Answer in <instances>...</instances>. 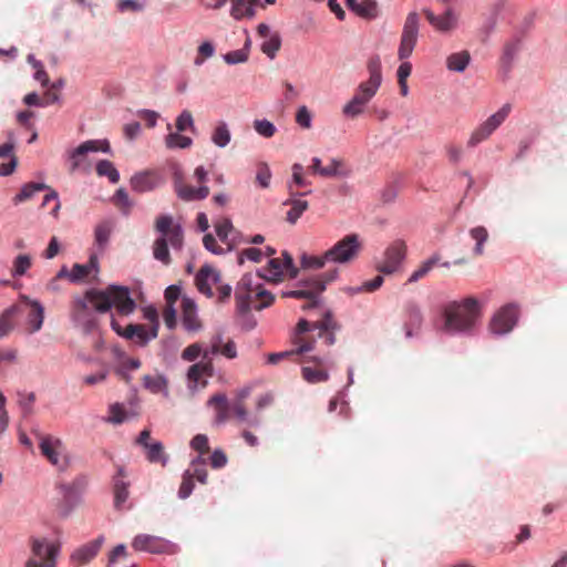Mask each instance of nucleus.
Masks as SVG:
<instances>
[{"label":"nucleus","instance_id":"obj_1","mask_svg":"<svg viewBox=\"0 0 567 567\" xmlns=\"http://www.w3.org/2000/svg\"><path fill=\"white\" fill-rule=\"evenodd\" d=\"M113 307L122 316H130L135 311L136 302L127 287L111 285L104 290L90 289L82 296H75L70 317L74 324L90 332L96 326L94 312L105 313Z\"/></svg>","mask_w":567,"mask_h":567},{"label":"nucleus","instance_id":"obj_2","mask_svg":"<svg viewBox=\"0 0 567 567\" xmlns=\"http://www.w3.org/2000/svg\"><path fill=\"white\" fill-rule=\"evenodd\" d=\"M481 318V306L473 297L460 301H451L442 307L439 319L434 321L435 328L447 334L470 333Z\"/></svg>","mask_w":567,"mask_h":567},{"label":"nucleus","instance_id":"obj_3","mask_svg":"<svg viewBox=\"0 0 567 567\" xmlns=\"http://www.w3.org/2000/svg\"><path fill=\"white\" fill-rule=\"evenodd\" d=\"M362 249V241L358 234H349L334 243L320 255L302 254L300 266L307 270H320L327 265H349L353 262Z\"/></svg>","mask_w":567,"mask_h":567},{"label":"nucleus","instance_id":"obj_4","mask_svg":"<svg viewBox=\"0 0 567 567\" xmlns=\"http://www.w3.org/2000/svg\"><path fill=\"white\" fill-rule=\"evenodd\" d=\"M260 272L246 274L235 288V300L239 312L262 310L274 302V296L265 288Z\"/></svg>","mask_w":567,"mask_h":567},{"label":"nucleus","instance_id":"obj_5","mask_svg":"<svg viewBox=\"0 0 567 567\" xmlns=\"http://www.w3.org/2000/svg\"><path fill=\"white\" fill-rule=\"evenodd\" d=\"M155 229L159 234L153 244V256L164 265L171 264L168 245L181 250L184 244V231L179 224H174L171 215H162L156 219Z\"/></svg>","mask_w":567,"mask_h":567},{"label":"nucleus","instance_id":"obj_6","mask_svg":"<svg viewBox=\"0 0 567 567\" xmlns=\"http://www.w3.org/2000/svg\"><path fill=\"white\" fill-rule=\"evenodd\" d=\"M420 17L416 12H410L404 21L400 43L398 48V58L401 61L396 70L398 82L408 81L412 72V64L408 59L412 55L419 39Z\"/></svg>","mask_w":567,"mask_h":567},{"label":"nucleus","instance_id":"obj_7","mask_svg":"<svg viewBox=\"0 0 567 567\" xmlns=\"http://www.w3.org/2000/svg\"><path fill=\"white\" fill-rule=\"evenodd\" d=\"M339 275L338 268L330 269L309 280L300 281L295 289L285 291L282 295L288 298L307 300L302 309L317 307L321 302L320 296L326 290L327 285L336 281Z\"/></svg>","mask_w":567,"mask_h":567},{"label":"nucleus","instance_id":"obj_8","mask_svg":"<svg viewBox=\"0 0 567 567\" xmlns=\"http://www.w3.org/2000/svg\"><path fill=\"white\" fill-rule=\"evenodd\" d=\"M29 545L30 556L24 567H58L62 550V542L59 537L50 539L45 536H31Z\"/></svg>","mask_w":567,"mask_h":567},{"label":"nucleus","instance_id":"obj_9","mask_svg":"<svg viewBox=\"0 0 567 567\" xmlns=\"http://www.w3.org/2000/svg\"><path fill=\"white\" fill-rule=\"evenodd\" d=\"M41 455L58 471L64 472L70 466V454L61 439L41 435L39 441Z\"/></svg>","mask_w":567,"mask_h":567},{"label":"nucleus","instance_id":"obj_10","mask_svg":"<svg viewBox=\"0 0 567 567\" xmlns=\"http://www.w3.org/2000/svg\"><path fill=\"white\" fill-rule=\"evenodd\" d=\"M310 329V322L307 321L306 319H300L292 336V343L296 346V349L290 351L270 353L267 357V362L269 364H277L279 361L290 355L302 354L312 351L315 349V341H309L303 336Z\"/></svg>","mask_w":567,"mask_h":567},{"label":"nucleus","instance_id":"obj_11","mask_svg":"<svg viewBox=\"0 0 567 567\" xmlns=\"http://www.w3.org/2000/svg\"><path fill=\"white\" fill-rule=\"evenodd\" d=\"M132 548L136 551L155 555H175L179 549L175 543L150 534L136 535L132 540Z\"/></svg>","mask_w":567,"mask_h":567},{"label":"nucleus","instance_id":"obj_12","mask_svg":"<svg viewBox=\"0 0 567 567\" xmlns=\"http://www.w3.org/2000/svg\"><path fill=\"white\" fill-rule=\"evenodd\" d=\"M100 271L99 257L96 254H92L89 257L86 264H74L71 269L63 266L56 274L55 279L50 284L53 288V284L56 279L68 278L72 284H81L89 278H96Z\"/></svg>","mask_w":567,"mask_h":567},{"label":"nucleus","instance_id":"obj_13","mask_svg":"<svg viewBox=\"0 0 567 567\" xmlns=\"http://www.w3.org/2000/svg\"><path fill=\"white\" fill-rule=\"evenodd\" d=\"M111 327L116 334L120 337L133 341L135 344L144 347L151 340L157 337L156 327H151L147 329L143 324H133L130 323L126 327H122L118 321L114 318V315L111 316Z\"/></svg>","mask_w":567,"mask_h":567},{"label":"nucleus","instance_id":"obj_14","mask_svg":"<svg viewBox=\"0 0 567 567\" xmlns=\"http://www.w3.org/2000/svg\"><path fill=\"white\" fill-rule=\"evenodd\" d=\"M110 153L111 146L107 140H89L68 153L70 172H75L86 164L85 156L89 153Z\"/></svg>","mask_w":567,"mask_h":567},{"label":"nucleus","instance_id":"obj_15","mask_svg":"<svg viewBox=\"0 0 567 567\" xmlns=\"http://www.w3.org/2000/svg\"><path fill=\"white\" fill-rule=\"evenodd\" d=\"M379 89L365 83H360L351 100L343 105L342 113L347 117H357L364 112L368 103L373 99Z\"/></svg>","mask_w":567,"mask_h":567},{"label":"nucleus","instance_id":"obj_16","mask_svg":"<svg viewBox=\"0 0 567 567\" xmlns=\"http://www.w3.org/2000/svg\"><path fill=\"white\" fill-rule=\"evenodd\" d=\"M405 256V243L403 240H395L384 251L382 259L377 265V269L383 274H393L401 267Z\"/></svg>","mask_w":567,"mask_h":567},{"label":"nucleus","instance_id":"obj_17","mask_svg":"<svg viewBox=\"0 0 567 567\" xmlns=\"http://www.w3.org/2000/svg\"><path fill=\"white\" fill-rule=\"evenodd\" d=\"M518 319V309L514 305L501 308L489 322V330L493 334L503 336L513 330Z\"/></svg>","mask_w":567,"mask_h":567},{"label":"nucleus","instance_id":"obj_18","mask_svg":"<svg viewBox=\"0 0 567 567\" xmlns=\"http://www.w3.org/2000/svg\"><path fill=\"white\" fill-rule=\"evenodd\" d=\"M217 354H220L229 360L236 359L238 353L235 341L227 340L224 342L221 333H216L213 336L209 341V347L205 349L203 353V358L205 360H210L214 355Z\"/></svg>","mask_w":567,"mask_h":567},{"label":"nucleus","instance_id":"obj_19","mask_svg":"<svg viewBox=\"0 0 567 567\" xmlns=\"http://www.w3.org/2000/svg\"><path fill=\"white\" fill-rule=\"evenodd\" d=\"M311 329L318 330V337L322 339L327 347H331L336 342V332L340 329L339 323L333 319L331 311H326L323 319L319 322H310Z\"/></svg>","mask_w":567,"mask_h":567},{"label":"nucleus","instance_id":"obj_20","mask_svg":"<svg viewBox=\"0 0 567 567\" xmlns=\"http://www.w3.org/2000/svg\"><path fill=\"white\" fill-rule=\"evenodd\" d=\"M103 543L104 537L99 536L96 539L78 547L70 555V563L74 566L89 564L99 554Z\"/></svg>","mask_w":567,"mask_h":567},{"label":"nucleus","instance_id":"obj_21","mask_svg":"<svg viewBox=\"0 0 567 567\" xmlns=\"http://www.w3.org/2000/svg\"><path fill=\"white\" fill-rule=\"evenodd\" d=\"M219 284L220 274L212 267H203L196 276V286L198 290L209 298L214 296V289H216Z\"/></svg>","mask_w":567,"mask_h":567},{"label":"nucleus","instance_id":"obj_22","mask_svg":"<svg viewBox=\"0 0 567 567\" xmlns=\"http://www.w3.org/2000/svg\"><path fill=\"white\" fill-rule=\"evenodd\" d=\"M282 256L284 261L278 258H272L268 261L262 274L260 272L265 280L278 282L281 280L285 269H289L293 266V260L288 252H284Z\"/></svg>","mask_w":567,"mask_h":567},{"label":"nucleus","instance_id":"obj_23","mask_svg":"<svg viewBox=\"0 0 567 567\" xmlns=\"http://www.w3.org/2000/svg\"><path fill=\"white\" fill-rule=\"evenodd\" d=\"M424 14L430 24L440 32H449L457 25V17L452 9H447L441 16L434 14L430 9H424Z\"/></svg>","mask_w":567,"mask_h":567},{"label":"nucleus","instance_id":"obj_24","mask_svg":"<svg viewBox=\"0 0 567 567\" xmlns=\"http://www.w3.org/2000/svg\"><path fill=\"white\" fill-rule=\"evenodd\" d=\"M207 405L214 410L215 417L214 424L219 426L227 422L230 416L231 406L224 393H217L213 395L208 401Z\"/></svg>","mask_w":567,"mask_h":567},{"label":"nucleus","instance_id":"obj_25","mask_svg":"<svg viewBox=\"0 0 567 567\" xmlns=\"http://www.w3.org/2000/svg\"><path fill=\"white\" fill-rule=\"evenodd\" d=\"M21 300L27 307L30 308V312L27 317V324L29 327L30 333H34L42 328L44 320V308L40 301L30 299L29 297L23 296Z\"/></svg>","mask_w":567,"mask_h":567},{"label":"nucleus","instance_id":"obj_26","mask_svg":"<svg viewBox=\"0 0 567 567\" xmlns=\"http://www.w3.org/2000/svg\"><path fill=\"white\" fill-rule=\"evenodd\" d=\"M182 323L185 330L189 332H197L202 329V323L197 315V306L195 301L189 298H183Z\"/></svg>","mask_w":567,"mask_h":567},{"label":"nucleus","instance_id":"obj_27","mask_svg":"<svg viewBox=\"0 0 567 567\" xmlns=\"http://www.w3.org/2000/svg\"><path fill=\"white\" fill-rule=\"evenodd\" d=\"M125 472L122 467L117 470L116 476L113 478V491H114V506L116 509L121 511L124 508L125 503L128 499L130 492V483L124 481Z\"/></svg>","mask_w":567,"mask_h":567},{"label":"nucleus","instance_id":"obj_28","mask_svg":"<svg viewBox=\"0 0 567 567\" xmlns=\"http://www.w3.org/2000/svg\"><path fill=\"white\" fill-rule=\"evenodd\" d=\"M161 184V178L155 173L142 172L131 178V187L136 193H146L155 189Z\"/></svg>","mask_w":567,"mask_h":567},{"label":"nucleus","instance_id":"obj_29","mask_svg":"<svg viewBox=\"0 0 567 567\" xmlns=\"http://www.w3.org/2000/svg\"><path fill=\"white\" fill-rule=\"evenodd\" d=\"M215 231L219 240L226 245L227 249H233L239 241L237 240V231L230 219L221 218L215 223Z\"/></svg>","mask_w":567,"mask_h":567},{"label":"nucleus","instance_id":"obj_30","mask_svg":"<svg viewBox=\"0 0 567 567\" xmlns=\"http://www.w3.org/2000/svg\"><path fill=\"white\" fill-rule=\"evenodd\" d=\"M423 322V316L420 307L416 303H409L405 307V321L403 324L406 338L414 336L413 330H419Z\"/></svg>","mask_w":567,"mask_h":567},{"label":"nucleus","instance_id":"obj_31","mask_svg":"<svg viewBox=\"0 0 567 567\" xmlns=\"http://www.w3.org/2000/svg\"><path fill=\"white\" fill-rule=\"evenodd\" d=\"M350 10L355 12L359 17L364 19H375L379 16V7L375 0H346Z\"/></svg>","mask_w":567,"mask_h":567},{"label":"nucleus","instance_id":"obj_32","mask_svg":"<svg viewBox=\"0 0 567 567\" xmlns=\"http://www.w3.org/2000/svg\"><path fill=\"white\" fill-rule=\"evenodd\" d=\"M213 375V364L208 360L206 362H199L193 364L187 372V379L189 388L196 389L200 384L202 378Z\"/></svg>","mask_w":567,"mask_h":567},{"label":"nucleus","instance_id":"obj_33","mask_svg":"<svg viewBox=\"0 0 567 567\" xmlns=\"http://www.w3.org/2000/svg\"><path fill=\"white\" fill-rule=\"evenodd\" d=\"M176 193L185 202L202 200L209 195V188L206 185H200L199 187L178 185Z\"/></svg>","mask_w":567,"mask_h":567},{"label":"nucleus","instance_id":"obj_34","mask_svg":"<svg viewBox=\"0 0 567 567\" xmlns=\"http://www.w3.org/2000/svg\"><path fill=\"white\" fill-rule=\"evenodd\" d=\"M284 205L290 206L286 219L291 225H295L309 207L308 202L301 196L291 197L284 202Z\"/></svg>","mask_w":567,"mask_h":567},{"label":"nucleus","instance_id":"obj_35","mask_svg":"<svg viewBox=\"0 0 567 567\" xmlns=\"http://www.w3.org/2000/svg\"><path fill=\"white\" fill-rule=\"evenodd\" d=\"M143 385L153 394L168 395L167 379L162 374H147L143 378Z\"/></svg>","mask_w":567,"mask_h":567},{"label":"nucleus","instance_id":"obj_36","mask_svg":"<svg viewBox=\"0 0 567 567\" xmlns=\"http://www.w3.org/2000/svg\"><path fill=\"white\" fill-rule=\"evenodd\" d=\"M512 111V105L509 103H505L498 111L488 116L482 124L484 127L489 131V133H494L508 117Z\"/></svg>","mask_w":567,"mask_h":567},{"label":"nucleus","instance_id":"obj_37","mask_svg":"<svg viewBox=\"0 0 567 567\" xmlns=\"http://www.w3.org/2000/svg\"><path fill=\"white\" fill-rule=\"evenodd\" d=\"M113 230V223L104 220L99 223L94 229V241L100 251H103L109 244Z\"/></svg>","mask_w":567,"mask_h":567},{"label":"nucleus","instance_id":"obj_38","mask_svg":"<svg viewBox=\"0 0 567 567\" xmlns=\"http://www.w3.org/2000/svg\"><path fill=\"white\" fill-rule=\"evenodd\" d=\"M471 56L467 51H461L453 53L446 59V66L450 71L453 72H463L470 64Z\"/></svg>","mask_w":567,"mask_h":567},{"label":"nucleus","instance_id":"obj_39","mask_svg":"<svg viewBox=\"0 0 567 567\" xmlns=\"http://www.w3.org/2000/svg\"><path fill=\"white\" fill-rule=\"evenodd\" d=\"M146 458L151 463H161L166 466L168 463V455L164 452V446L159 441H154L145 449Z\"/></svg>","mask_w":567,"mask_h":567},{"label":"nucleus","instance_id":"obj_40","mask_svg":"<svg viewBox=\"0 0 567 567\" xmlns=\"http://www.w3.org/2000/svg\"><path fill=\"white\" fill-rule=\"evenodd\" d=\"M441 256L433 254L430 258L424 260L417 269H415L408 279V282L413 284L426 276L437 264L440 262Z\"/></svg>","mask_w":567,"mask_h":567},{"label":"nucleus","instance_id":"obj_41","mask_svg":"<svg viewBox=\"0 0 567 567\" xmlns=\"http://www.w3.org/2000/svg\"><path fill=\"white\" fill-rule=\"evenodd\" d=\"M45 189H49V186L44 183H27L21 187L20 193H18L12 200L16 205H18L27 199H30L34 196V194Z\"/></svg>","mask_w":567,"mask_h":567},{"label":"nucleus","instance_id":"obj_42","mask_svg":"<svg viewBox=\"0 0 567 567\" xmlns=\"http://www.w3.org/2000/svg\"><path fill=\"white\" fill-rule=\"evenodd\" d=\"M381 61L379 56H373L368 62L369 79L363 83L380 89L382 83Z\"/></svg>","mask_w":567,"mask_h":567},{"label":"nucleus","instance_id":"obj_43","mask_svg":"<svg viewBox=\"0 0 567 567\" xmlns=\"http://www.w3.org/2000/svg\"><path fill=\"white\" fill-rule=\"evenodd\" d=\"M302 378L311 384L326 382L329 380V371L323 368H312L309 365L301 368Z\"/></svg>","mask_w":567,"mask_h":567},{"label":"nucleus","instance_id":"obj_44","mask_svg":"<svg viewBox=\"0 0 567 567\" xmlns=\"http://www.w3.org/2000/svg\"><path fill=\"white\" fill-rule=\"evenodd\" d=\"M231 138L229 127L226 122L220 121L212 133V142L220 148L226 147Z\"/></svg>","mask_w":567,"mask_h":567},{"label":"nucleus","instance_id":"obj_45","mask_svg":"<svg viewBox=\"0 0 567 567\" xmlns=\"http://www.w3.org/2000/svg\"><path fill=\"white\" fill-rule=\"evenodd\" d=\"M186 471H190V475L193 478H195L200 484L207 483V467H206V461L203 456H197L194 460H192L189 468Z\"/></svg>","mask_w":567,"mask_h":567},{"label":"nucleus","instance_id":"obj_46","mask_svg":"<svg viewBox=\"0 0 567 567\" xmlns=\"http://www.w3.org/2000/svg\"><path fill=\"white\" fill-rule=\"evenodd\" d=\"M96 174L101 177H107L112 184H116L120 181L118 171L109 159H101L96 163Z\"/></svg>","mask_w":567,"mask_h":567},{"label":"nucleus","instance_id":"obj_47","mask_svg":"<svg viewBox=\"0 0 567 567\" xmlns=\"http://www.w3.org/2000/svg\"><path fill=\"white\" fill-rule=\"evenodd\" d=\"M264 42L261 43V51L264 54H266L269 59H275L277 55V52L279 51L281 47V38L279 33L274 32L269 34V37L264 38Z\"/></svg>","mask_w":567,"mask_h":567},{"label":"nucleus","instance_id":"obj_48","mask_svg":"<svg viewBox=\"0 0 567 567\" xmlns=\"http://www.w3.org/2000/svg\"><path fill=\"white\" fill-rule=\"evenodd\" d=\"M470 236L475 241L474 255L481 256L484 254V244L488 239V231L483 226H476L470 229Z\"/></svg>","mask_w":567,"mask_h":567},{"label":"nucleus","instance_id":"obj_49","mask_svg":"<svg viewBox=\"0 0 567 567\" xmlns=\"http://www.w3.org/2000/svg\"><path fill=\"white\" fill-rule=\"evenodd\" d=\"M230 13L236 20L252 18L255 16V8L245 0H233Z\"/></svg>","mask_w":567,"mask_h":567},{"label":"nucleus","instance_id":"obj_50","mask_svg":"<svg viewBox=\"0 0 567 567\" xmlns=\"http://www.w3.org/2000/svg\"><path fill=\"white\" fill-rule=\"evenodd\" d=\"M193 144V140L188 136L179 134V132L169 133L165 137V145L167 148H188Z\"/></svg>","mask_w":567,"mask_h":567},{"label":"nucleus","instance_id":"obj_51","mask_svg":"<svg viewBox=\"0 0 567 567\" xmlns=\"http://www.w3.org/2000/svg\"><path fill=\"white\" fill-rule=\"evenodd\" d=\"M128 419L125 406L122 403H113L109 406V415L106 422L112 424H121Z\"/></svg>","mask_w":567,"mask_h":567},{"label":"nucleus","instance_id":"obj_52","mask_svg":"<svg viewBox=\"0 0 567 567\" xmlns=\"http://www.w3.org/2000/svg\"><path fill=\"white\" fill-rule=\"evenodd\" d=\"M32 265L31 257L29 255H18L13 260L11 275L13 278L22 277L27 274Z\"/></svg>","mask_w":567,"mask_h":567},{"label":"nucleus","instance_id":"obj_53","mask_svg":"<svg viewBox=\"0 0 567 567\" xmlns=\"http://www.w3.org/2000/svg\"><path fill=\"white\" fill-rule=\"evenodd\" d=\"M254 128L257 132V134L266 138L272 137L277 132L276 126L266 118L255 120Z\"/></svg>","mask_w":567,"mask_h":567},{"label":"nucleus","instance_id":"obj_54","mask_svg":"<svg viewBox=\"0 0 567 567\" xmlns=\"http://www.w3.org/2000/svg\"><path fill=\"white\" fill-rule=\"evenodd\" d=\"M17 308L10 307L0 315V339L6 337L12 329L11 319L16 313Z\"/></svg>","mask_w":567,"mask_h":567},{"label":"nucleus","instance_id":"obj_55","mask_svg":"<svg viewBox=\"0 0 567 567\" xmlns=\"http://www.w3.org/2000/svg\"><path fill=\"white\" fill-rule=\"evenodd\" d=\"M194 480L190 475V471H185L182 475V483L178 489V497L186 499L190 496L194 489Z\"/></svg>","mask_w":567,"mask_h":567},{"label":"nucleus","instance_id":"obj_56","mask_svg":"<svg viewBox=\"0 0 567 567\" xmlns=\"http://www.w3.org/2000/svg\"><path fill=\"white\" fill-rule=\"evenodd\" d=\"M271 171L266 163H259L257 165L256 182L261 188H268L271 181Z\"/></svg>","mask_w":567,"mask_h":567},{"label":"nucleus","instance_id":"obj_57","mask_svg":"<svg viewBox=\"0 0 567 567\" xmlns=\"http://www.w3.org/2000/svg\"><path fill=\"white\" fill-rule=\"evenodd\" d=\"M343 164L340 159L331 158L329 163L323 167V171H321V176L323 177H336V176H342L347 173L342 169Z\"/></svg>","mask_w":567,"mask_h":567},{"label":"nucleus","instance_id":"obj_58","mask_svg":"<svg viewBox=\"0 0 567 567\" xmlns=\"http://www.w3.org/2000/svg\"><path fill=\"white\" fill-rule=\"evenodd\" d=\"M310 183L303 177V166L299 163L292 165V178L288 184L289 189L292 190L293 186L305 187Z\"/></svg>","mask_w":567,"mask_h":567},{"label":"nucleus","instance_id":"obj_59","mask_svg":"<svg viewBox=\"0 0 567 567\" xmlns=\"http://www.w3.org/2000/svg\"><path fill=\"white\" fill-rule=\"evenodd\" d=\"M296 123L306 130L312 126V114L306 105L298 107L296 113Z\"/></svg>","mask_w":567,"mask_h":567},{"label":"nucleus","instance_id":"obj_60","mask_svg":"<svg viewBox=\"0 0 567 567\" xmlns=\"http://www.w3.org/2000/svg\"><path fill=\"white\" fill-rule=\"evenodd\" d=\"M176 128L178 132H184L186 130L194 131L195 124L193 115L189 111L184 110L176 118Z\"/></svg>","mask_w":567,"mask_h":567},{"label":"nucleus","instance_id":"obj_61","mask_svg":"<svg viewBox=\"0 0 567 567\" xmlns=\"http://www.w3.org/2000/svg\"><path fill=\"white\" fill-rule=\"evenodd\" d=\"M215 54V47L212 42L205 41L198 47V56L195 59V65H202L205 59L212 58Z\"/></svg>","mask_w":567,"mask_h":567},{"label":"nucleus","instance_id":"obj_62","mask_svg":"<svg viewBox=\"0 0 567 567\" xmlns=\"http://www.w3.org/2000/svg\"><path fill=\"white\" fill-rule=\"evenodd\" d=\"M383 284V277L377 276L372 280H368L363 282L360 287L357 288H349V292L351 295L362 291H374L379 289Z\"/></svg>","mask_w":567,"mask_h":567},{"label":"nucleus","instance_id":"obj_63","mask_svg":"<svg viewBox=\"0 0 567 567\" xmlns=\"http://www.w3.org/2000/svg\"><path fill=\"white\" fill-rule=\"evenodd\" d=\"M248 58L249 56L246 54V51H243L241 49L227 52L223 55V60L229 65L245 63Z\"/></svg>","mask_w":567,"mask_h":567},{"label":"nucleus","instance_id":"obj_64","mask_svg":"<svg viewBox=\"0 0 567 567\" xmlns=\"http://www.w3.org/2000/svg\"><path fill=\"white\" fill-rule=\"evenodd\" d=\"M190 447L199 453L198 456H203L209 449L207 435H195L190 441Z\"/></svg>","mask_w":567,"mask_h":567}]
</instances>
